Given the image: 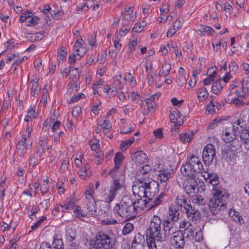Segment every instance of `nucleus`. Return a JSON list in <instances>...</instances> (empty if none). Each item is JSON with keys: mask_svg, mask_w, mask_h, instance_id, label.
<instances>
[{"mask_svg": "<svg viewBox=\"0 0 249 249\" xmlns=\"http://www.w3.org/2000/svg\"><path fill=\"white\" fill-rule=\"evenodd\" d=\"M223 88L220 80H216L213 82L212 91L215 94H218Z\"/></svg>", "mask_w": 249, "mask_h": 249, "instance_id": "nucleus-41", "label": "nucleus"}, {"mask_svg": "<svg viewBox=\"0 0 249 249\" xmlns=\"http://www.w3.org/2000/svg\"><path fill=\"white\" fill-rule=\"evenodd\" d=\"M192 202L196 205L204 206L207 201L200 195H195L192 198Z\"/></svg>", "mask_w": 249, "mask_h": 249, "instance_id": "nucleus-39", "label": "nucleus"}, {"mask_svg": "<svg viewBox=\"0 0 249 249\" xmlns=\"http://www.w3.org/2000/svg\"><path fill=\"white\" fill-rule=\"evenodd\" d=\"M123 180L121 178L113 179L109 191L105 200L106 202L108 204H110L115 199L118 191L123 188L124 183Z\"/></svg>", "mask_w": 249, "mask_h": 249, "instance_id": "nucleus-8", "label": "nucleus"}, {"mask_svg": "<svg viewBox=\"0 0 249 249\" xmlns=\"http://www.w3.org/2000/svg\"><path fill=\"white\" fill-rule=\"evenodd\" d=\"M170 119L176 126H180L182 123L181 114L177 108H174L170 111Z\"/></svg>", "mask_w": 249, "mask_h": 249, "instance_id": "nucleus-22", "label": "nucleus"}, {"mask_svg": "<svg viewBox=\"0 0 249 249\" xmlns=\"http://www.w3.org/2000/svg\"><path fill=\"white\" fill-rule=\"evenodd\" d=\"M73 213L75 215L78 217H83L86 216V214L85 213L83 212L80 206H76V208L73 210Z\"/></svg>", "mask_w": 249, "mask_h": 249, "instance_id": "nucleus-55", "label": "nucleus"}, {"mask_svg": "<svg viewBox=\"0 0 249 249\" xmlns=\"http://www.w3.org/2000/svg\"><path fill=\"white\" fill-rule=\"evenodd\" d=\"M40 18L37 16L34 15L31 17L29 20H27L25 22V25L27 26L31 27L37 25Z\"/></svg>", "mask_w": 249, "mask_h": 249, "instance_id": "nucleus-44", "label": "nucleus"}, {"mask_svg": "<svg viewBox=\"0 0 249 249\" xmlns=\"http://www.w3.org/2000/svg\"><path fill=\"white\" fill-rule=\"evenodd\" d=\"M213 197L209 199L208 208H202L204 214L207 216L216 214L219 211H224L227 208L226 200L229 194L224 191L216 188L213 190Z\"/></svg>", "mask_w": 249, "mask_h": 249, "instance_id": "nucleus-1", "label": "nucleus"}, {"mask_svg": "<svg viewBox=\"0 0 249 249\" xmlns=\"http://www.w3.org/2000/svg\"><path fill=\"white\" fill-rule=\"evenodd\" d=\"M160 96V93L157 92L154 95H151L149 98H147L146 100L147 107H148L149 108H153L156 105L155 99H158Z\"/></svg>", "mask_w": 249, "mask_h": 249, "instance_id": "nucleus-34", "label": "nucleus"}, {"mask_svg": "<svg viewBox=\"0 0 249 249\" xmlns=\"http://www.w3.org/2000/svg\"><path fill=\"white\" fill-rule=\"evenodd\" d=\"M118 223L117 221L112 219H104L101 221V224L102 225H110L116 224Z\"/></svg>", "mask_w": 249, "mask_h": 249, "instance_id": "nucleus-63", "label": "nucleus"}, {"mask_svg": "<svg viewBox=\"0 0 249 249\" xmlns=\"http://www.w3.org/2000/svg\"><path fill=\"white\" fill-rule=\"evenodd\" d=\"M134 142V138H132L130 140L123 142L120 145V149L122 151L126 150Z\"/></svg>", "mask_w": 249, "mask_h": 249, "instance_id": "nucleus-50", "label": "nucleus"}, {"mask_svg": "<svg viewBox=\"0 0 249 249\" xmlns=\"http://www.w3.org/2000/svg\"><path fill=\"white\" fill-rule=\"evenodd\" d=\"M147 198H141L136 199L134 201H133V208L134 211L136 212V215L140 213L143 209L146 204L148 203Z\"/></svg>", "mask_w": 249, "mask_h": 249, "instance_id": "nucleus-18", "label": "nucleus"}, {"mask_svg": "<svg viewBox=\"0 0 249 249\" xmlns=\"http://www.w3.org/2000/svg\"><path fill=\"white\" fill-rule=\"evenodd\" d=\"M229 215L231 217L233 220L241 222L243 220L242 216L240 215L239 212L235 211V210H231L229 212Z\"/></svg>", "mask_w": 249, "mask_h": 249, "instance_id": "nucleus-46", "label": "nucleus"}, {"mask_svg": "<svg viewBox=\"0 0 249 249\" xmlns=\"http://www.w3.org/2000/svg\"><path fill=\"white\" fill-rule=\"evenodd\" d=\"M123 24L132 23L136 18L135 13H133V6L126 7L122 12Z\"/></svg>", "mask_w": 249, "mask_h": 249, "instance_id": "nucleus-14", "label": "nucleus"}, {"mask_svg": "<svg viewBox=\"0 0 249 249\" xmlns=\"http://www.w3.org/2000/svg\"><path fill=\"white\" fill-rule=\"evenodd\" d=\"M202 176L209 183L212 184L213 187L218 184V177L216 174L213 172H205L204 174Z\"/></svg>", "mask_w": 249, "mask_h": 249, "instance_id": "nucleus-25", "label": "nucleus"}, {"mask_svg": "<svg viewBox=\"0 0 249 249\" xmlns=\"http://www.w3.org/2000/svg\"><path fill=\"white\" fill-rule=\"evenodd\" d=\"M235 133L236 131L234 129V125L231 127L226 128L222 135V140L228 143L233 142L236 139Z\"/></svg>", "mask_w": 249, "mask_h": 249, "instance_id": "nucleus-16", "label": "nucleus"}, {"mask_svg": "<svg viewBox=\"0 0 249 249\" xmlns=\"http://www.w3.org/2000/svg\"><path fill=\"white\" fill-rule=\"evenodd\" d=\"M174 223L169 221V220L164 219L162 220V231L161 230V232L159 236V243H161L166 241L176 231L174 227Z\"/></svg>", "mask_w": 249, "mask_h": 249, "instance_id": "nucleus-6", "label": "nucleus"}, {"mask_svg": "<svg viewBox=\"0 0 249 249\" xmlns=\"http://www.w3.org/2000/svg\"><path fill=\"white\" fill-rule=\"evenodd\" d=\"M158 179L160 182H166L170 178L171 172L168 169H163L159 171Z\"/></svg>", "mask_w": 249, "mask_h": 249, "instance_id": "nucleus-30", "label": "nucleus"}, {"mask_svg": "<svg viewBox=\"0 0 249 249\" xmlns=\"http://www.w3.org/2000/svg\"><path fill=\"white\" fill-rule=\"evenodd\" d=\"M123 158L124 156L122 153L120 152L116 153L114 159V164H117V165L120 166L123 161Z\"/></svg>", "mask_w": 249, "mask_h": 249, "instance_id": "nucleus-56", "label": "nucleus"}, {"mask_svg": "<svg viewBox=\"0 0 249 249\" xmlns=\"http://www.w3.org/2000/svg\"><path fill=\"white\" fill-rule=\"evenodd\" d=\"M216 155L214 146L211 143L208 144L204 148L202 158L204 164L208 165L212 162Z\"/></svg>", "mask_w": 249, "mask_h": 249, "instance_id": "nucleus-10", "label": "nucleus"}, {"mask_svg": "<svg viewBox=\"0 0 249 249\" xmlns=\"http://www.w3.org/2000/svg\"><path fill=\"white\" fill-rule=\"evenodd\" d=\"M119 168V165H117V164H115V166L108 172V175H110L113 179L117 178L116 176Z\"/></svg>", "mask_w": 249, "mask_h": 249, "instance_id": "nucleus-57", "label": "nucleus"}, {"mask_svg": "<svg viewBox=\"0 0 249 249\" xmlns=\"http://www.w3.org/2000/svg\"><path fill=\"white\" fill-rule=\"evenodd\" d=\"M89 8H92L93 11H96L99 8V4L97 2H94L93 1H88L83 5L78 6L77 7V10L79 11H87Z\"/></svg>", "mask_w": 249, "mask_h": 249, "instance_id": "nucleus-24", "label": "nucleus"}, {"mask_svg": "<svg viewBox=\"0 0 249 249\" xmlns=\"http://www.w3.org/2000/svg\"><path fill=\"white\" fill-rule=\"evenodd\" d=\"M151 188V184L150 182H141L138 185H134L133 186V193L134 196H137L141 198H148L149 200L151 198H149L148 193L150 194V190Z\"/></svg>", "mask_w": 249, "mask_h": 249, "instance_id": "nucleus-9", "label": "nucleus"}, {"mask_svg": "<svg viewBox=\"0 0 249 249\" xmlns=\"http://www.w3.org/2000/svg\"><path fill=\"white\" fill-rule=\"evenodd\" d=\"M171 243L176 249H181L184 246V236L181 231H177L174 232L171 239Z\"/></svg>", "mask_w": 249, "mask_h": 249, "instance_id": "nucleus-12", "label": "nucleus"}, {"mask_svg": "<svg viewBox=\"0 0 249 249\" xmlns=\"http://www.w3.org/2000/svg\"><path fill=\"white\" fill-rule=\"evenodd\" d=\"M76 237V231L71 229H69L67 231L66 240L68 246L76 245L74 242Z\"/></svg>", "mask_w": 249, "mask_h": 249, "instance_id": "nucleus-29", "label": "nucleus"}, {"mask_svg": "<svg viewBox=\"0 0 249 249\" xmlns=\"http://www.w3.org/2000/svg\"><path fill=\"white\" fill-rule=\"evenodd\" d=\"M190 236L193 237L195 241L196 242L200 241L201 240L203 239L202 232L200 231L196 232L195 234V232H194V235Z\"/></svg>", "mask_w": 249, "mask_h": 249, "instance_id": "nucleus-59", "label": "nucleus"}, {"mask_svg": "<svg viewBox=\"0 0 249 249\" xmlns=\"http://www.w3.org/2000/svg\"><path fill=\"white\" fill-rule=\"evenodd\" d=\"M131 158L136 164L144 163L148 159L147 155L142 151H137L132 154Z\"/></svg>", "mask_w": 249, "mask_h": 249, "instance_id": "nucleus-21", "label": "nucleus"}, {"mask_svg": "<svg viewBox=\"0 0 249 249\" xmlns=\"http://www.w3.org/2000/svg\"><path fill=\"white\" fill-rule=\"evenodd\" d=\"M197 97L199 101H203L208 97L209 93L205 87H201L199 88L197 91Z\"/></svg>", "mask_w": 249, "mask_h": 249, "instance_id": "nucleus-32", "label": "nucleus"}, {"mask_svg": "<svg viewBox=\"0 0 249 249\" xmlns=\"http://www.w3.org/2000/svg\"><path fill=\"white\" fill-rule=\"evenodd\" d=\"M47 147V145L45 142L41 143L39 146L37 147L36 154L39 160H41V158L44 156Z\"/></svg>", "mask_w": 249, "mask_h": 249, "instance_id": "nucleus-42", "label": "nucleus"}, {"mask_svg": "<svg viewBox=\"0 0 249 249\" xmlns=\"http://www.w3.org/2000/svg\"><path fill=\"white\" fill-rule=\"evenodd\" d=\"M48 197V198L44 199L40 204L42 208L44 209H47L50 205V201L52 197V195L51 192H49Z\"/></svg>", "mask_w": 249, "mask_h": 249, "instance_id": "nucleus-53", "label": "nucleus"}, {"mask_svg": "<svg viewBox=\"0 0 249 249\" xmlns=\"http://www.w3.org/2000/svg\"><path fill=\"white\" fill-rule=\"evenodd\" d=\"M95 156V162L97 164H101L104 160V154L102 152H99L95 153L94 154Z\"/></svg>", "mask_w": 249, "mask_h": 249, "instance_id": "nucleus-54", "label": "nucleus"}, {"mask_svg": "<svg viewBox=\"0 0 249 249\" xmlns=\"http://www.w3.org/2000/svg\"><path fill=\"white\" fill-rule=\"evenodd\" d=\"M184 71V70L182 68H180L178 71L179 74L178 76L177 82L179 86H183L187 82L186 76L183 74Z\"/></svg>", "mask_w": 249, "mask_h": 249, "instance_id": "nucleus-38", "label": "nucleus"}, {"mask_svg": "<svg viewBox=\"0 0 249 249\" xmlns=\"http://www.w3.org/2000/svg\"><path fill=\"white\" fill-rule=\"evenodd\" d=\"M115 213L124 218L129 219L136 216V212L133 208V199L128 195L124 196L119 203L114 208Z\"/></svg>", "mask_w": 249, "mask_h": 249, "instance_id": "nucleus-3", "label": "nucleus"}, {"mask_svg": "<svg viewBox=\"0 0 249 249\" xmlns=\"http://www.w3.org/2000/svg\"><path fill=\"white\" fill-rule=\"evenodd\" d=\"M175 203L178 208H180L182 211H184L191 205L190 200H188L185 196L181 195H178L177 196Z\"/></svg>", "mask_w": 249, "mask_h": 249, "instance_id": "nucleus-20", "label": "nucleus"}, {"mask_svg": "<svg viewBox=\"0 0 249 249\" xmlns=\"http://www.w3.org/2000/svg\"><path fill=\"white\" fill-rule=\"evenodd\" d=\"M162 222L160 218L156 215H154L150 221L149 226L147 228L145 233L149 249H158L156 242L159 243Z\"/></svg>", "mask_w": 249, "mask_h": 249, "instance_id": "nucleus-2", "label": "nucleus"}, {"mask_svg": "<svg viewBox=\"0 0 249 249\" xmlns=\"http://www.w3.org/2000/svg\"><path fill=\"white\" fill-rule=\"evenodd\" d=\"M203 170L202 164L199 158L194 155H192L187 164L182 166L180 171L183 175H190L201 173Z\"/></svg>", "mask_w": 249, "mask_h": 249, "instance_id": "nucleus-5", "label": "nucleus"}, {"mask_svg": "<svg viewBox=\"0 0 249 249\" xmlns=\"http://www.w3.org/2000/svg\"><path fill=\"white\" fill-rule=\"evenodd\" d=\"M240 138L242 142L249 140V126L245 127V128L242 130Z\"/></svg>", "mask_w": 249, "mask_h": 249, "instance_id": "nucleus-48", "label": "nucleus"}, {"mask_svg": "<svg viewBox=\"0 0 249 249\" xmlns=\"http://www.w3.org/2000/svg\"><path fill=\"white\" fill-rule=\"evenodd\" d=\"M130 23H129L123 24V27L121 28L118 35H120V36H122L121 32H123L125 34L127 33L131 30V26L130 25Z\"/></svg>", "mask_w": 249, "mask_h": 249, "instance_id": "nucleus-58", "label": "nucleus"}, {"mask_svg": "<svg viewBox=\"0 0 249 249\" xmlns=\"http://www.w3.org/2000/svg\"><path fill=\"white\" fill-rule=\"evenodd\" d=\"M83 54H80V53H77L75 54H71L69 57L68 62L69 63H72L76 60V59H79L82 56Z\"/></svg>", "mask_w": 249, "mask_h": 249, "instance_id": "nucleus-60", "label": "nucleus"}, {"mask_svg": "<svg viewBox=\"0 0 249 249\" xmlns=\"http://www.w3.org/2000/svg\"><path fill=\"white\" fill-rule=\"evenodd\" d=\"M189 220L192 221H197L200 218V213L197 209H196L194 207H193L192 205H190L189 207H187L186 209L184 211Z\"/></svg>", "mask_w": 249, "mask_h": 249, "instance_id": "nucleus-17", "label": "nucleus"}, {"mask_svg": "<svg viewBox=\"0 0 249 249\" xmlns=\"http://www.w3.org/2000/svg\"><path fill=\"white\" fill-rule=\"evenodd\" d=\"M37 81L38 80H33L30 82L29 86L32 90L31 94L34 97H36L38 94V91L40 89V87L38 86Z\"/></svg>", "mask_w": 249, "mask_h": 249, "instance_id": "nucleus-37", "label": "nucleus"}, {"mask_svg": "<svg viewBox=\"0 0 249 249\" xmlns=\"http://www.w3.org/2000/svg\"><path fill=\"white\" fill-rule=\"evenodd\" d=\"M168 214L169 216L167 219H165V220H169V221L175 223L179 218L180 215L178 212V207L173 205H171L169 207Z\"/></svg>", "mask_w": 249, "mask_h": 249, "instance_id": "nucleus-19", "label": "nucleus"}, {"mask_svg": "<svg viewBox=\"0 0 249 249\" xmlns=\"http://www.w3.org/2000/svg\"><path fill=\"white\" fill-rule=\"evenodd\" d=\"M180 229H184L185 233L188 232L190 234H187V237L194 235V228L192 224L188 221H182L180 223Z\"/></svg>", "mask_w": 249, "mask_h": 249, "instance_id": "nucleus-26", "label": "nucleus"}, {"mask_svg": "<svg viewBox=\"0 0 249 249\" xmlns=\"http://www.w3.org/2000/svg\"><path fill=\"white\" fill-rule=\"evenodd\" d=\"M188 178L186 180V185L184 187V190L188 195L194 194L200 191L199 183L200 180L196 177V175L193 174L190 175H184Z\"/></svg>", "mask_w": 249, "mask_h": 249, "instance_id": "nucleus-7", "label": "nucleus"}, {"mask_svg": "<svg viewBox=\"0 0 249 249\" xmlns=\"http://www.w3.org/2000/svg\"><path fill=\"white\" fill-rule=\"evenodd\" d=\"M76 206L75 205V201L73 200L68 201L64 205H61V211L64 212L65 210H74Z\"/></svg>", "mask_w": 249, "mask_h": 249, "instance_id": "nucleus-43", "label": "nucleus"}, {"mask_svg": "<svg viewBox=\"0 0 249 249\" xmlns=\"http://www.w3.org/2000/svg\"><path fill=\"white\" fill-rule=\"evenodd\" d=\"M146 23L144 21H142L141 23H137L133 28V31L136 33H139L142 31L146 26Z\"/></svg>", "mask_w": 249, "mask_h": 249, "instance_id": "nucleus-51", "label": "nucleus"}, {"mask_svg": "<svg viewBox=\"0 0 249 249\" xmlns=\"http://www.w3.org/2000/svg\"><path fill=\"white\" fill-rule=\"evenodd\" d=\"M134 230V226L131 223H127L125 224L122 230L123 235H126L130 233Z\"/></svg>", "mask_w": 249, "mask_h": 249, "instance_id": "nucleus-47", "label": "nucleus"}, {"mask_svg": "<svg viewBox=\"0 0 249 249\" xmlns=\"http://www.w3.org/2000/svg\"><path fill=\"white\" fill-rule=\"evenodd\" d=\"M152 169V167L149 164H145L141 167L137 171L136 176L139 181L146 182L149 178L150 172Z\"/></svg>", "mask_w": 249, "mask_h": 249, "instance_id": "nucleus-13", "label": "nucleus"}, {"mask_svg": "<svg viewBox=\"0 0 249 249\" xmlns=\"http://www.w3.org/2000/svg\"><path fill=\"white\" fill-rule=\"evenodd\" d=\"M194 135L193 132L188 131L187 132L179 134L178 138L182 142H190L193 139Z\"/></svg>", "mask_w": 249, "mask_h": 249, "instance_id": "nucleus-31", "label": "nucleus"}, {"mask_svg": "<svg viewBox=\"0 0 249 249\" xmlns=\"http://www.w3.org/2000/svg\"><path fill=\"white\" fill-rule=\"evenodd\" d=\"M171 69V64L165 62L162 65L159 71V76L165 77L169 75Z\"/></svg>", "mask_w": 249, "mask_h": 249, "instance_id": "nucleus-33", "label": "nucleus"}, {"mask_svg": "<svg viewBox=\"0 0 249 249\" xmlns=\"http://www.w3.org/2000/svg\"><path fill=\"white\" fill-rule=\"evenodd\" d=\"M210 103L207 105L206 110L210 114H213L216 112V110H218L217 107L215 106V104H217L216 102H214V97L211 96L210 98Z\"/></svg>", "mask_w": 249, "mask_h": 249, "instance_id": "nucleus-36", "label": "nucleus"}, {"mask_svg": "<svg viewBox=\"0 0 249 249\" xmlns=\"http://www.w3.org/2000/svg\"><path fill=\"white\" fill-rule=\"evenodd\" d=\"M53 246L54 249H64L62 240L61 239H54Z\"/></svg>", "mask_w": 249, "mask_h": 249, "instance_id": "nucleus-52", "label": "nucleus"}, {"mask_svg": "<svg viewBox=\"0 0 249 249\" xmlns=\"http://www.w3.org/2000/svg\"><path fill=\"white\" fill-rule=\"evenodd\" d=\"M77 172L81 179L85 180L89 178L92 173L90 166L86 161H83V165L78 169Z\"/></svg>", "mask_w": 249, "mask_h": 249, "instance_id": "nucleus-15", "label": "nucleus"}, {"mask_svg": "<svg viewBox=\"0 0 249 249\" xmlns=\"http://www.w3.org/2000/svg\"><path fill=\"white\" fill-rule=\"evenodd\" d=\"M50 185L48 181L44 180L40 186V191L42 195H45L49 192Z\"/></svg>", "mask_w": 249, "mask_h": 249, "instance_id": "nucleus-49", "label": "nucleus"}, {"mask_svg": "<svg viewBox=\"0 0 249 249\" xmlns=\"http://www.w3.org/2000/svg\"><path fill=\"white\" fill-rule=\"evenodd\" d=\"M94 244L95 249H111L116 242V236L112 232L108 234L103 231L98 232Z\"/></svg>", "mask_w": 249, "mask_h": 249, "instance_id": "nucleus-4", "label": "nucleus"}, {"mask_svg": "<svg viewBox=\"0 0 249 249\" xmlns=\"http://www.w3.org/2000/svg\"><path fill=\"white\" fill-rule=\"evenodd\" d=\"M34 15H35V13L32 10H28L24 11L20 16L19 22L20 23H23L28 19H29L31 17L34 16Z\"/></svg>", "mask_w": 249, "mask_h": 249, "instance_id": "nucleus-40", "label": "nucleus"}, {"mask_svg": "<svg viewBox=\"0 0 249 249\" xmlns=\"http://www.w3.org/2000/svg\"><path fill=\"white\" fill-rule=\"evenodd\" d=\"M232 142V143L230 144V145L233 151H235L241 148V144L239 141H233Z\"/></svg>", "mask_w": 249, "mask_h": 249, "instance_id": "nucleus-64", "label": "nucleus"}, {"mask_svg": "<svg viewBox=\"0 0 249 249\" xmlns=\"http://www.w3.org/2000/svg\"><path fill=\"white\" fill-rule=\"evenodd\" d=\"M222 158L226 160H231L235 155V151L228 146L222 149Z\"/></svg>", "mask_w": 249, "mask_h": 249, "instance_id": "nucleus-27", "label": "nucleus"}, {"mask_svg": "<svg viewBox=\"0 0 249 249\" xmlns=\"http://www.w3.org/2000/svg\"><path fill=\"white\" fill-rule=\"evenodd\" d=\"M86 214L100 218L106 216V212L105 211H103L102 210L98 211L96 201L94 200L88 201Z\"/></svg>", "mask_w": 249, "mask_h": 249, "instance_id": "nucleus-11", "label": "nucleus"}, {"mask_svg": "<svg viewBox=\"0 0 249 249\" xmlns=\"http://www.w3.org/2000/svg\"><path fill=\"white\" fill-rule=\"evenodd\" d=\"M196 32L201 36H209L214 32L213 29L209 26L199 25L197 26Z\"/></svg>", "mask_w": 249, "mask_h": 249, "instance_id": "nucleus-23", "label": "nucleus"}, {"mask_svg": "<svg viewBox=\"0 0 249 249\" xmlns=\"http://www.w3.org/2000/svg\"><path fill=\"white\" fill-rule=\"evenodd\" d=\"M85 97V95L82 93H79L76 95L73 96L70 99L69 101V103H72L75 102H77L80 99L83 98Z\"/></svg>", "mask_w": 249, "mask_h": 249, "instance_id": "nucleus-62", "label": "nucleus"}, {"mask_svg": "<svg viewBox=\"0 0 249 249\" xmlns=\"http://www.w3.org/2000/svg\"><path fill=\"white\" fill-rule=\"evenodd\" d=\"M17 152L18 156L21 157L26 153L28 148V144L26 142L20 140L17 145Z\"/></svg>", "mask_w": 249, "mask_h": 249, "instance_id": "nucleus-28", "label": "nucleus"}, {"mask_svg": "<svg viewBox=\"0 0 249 249\" xmlns=\"http://www.w3.org/2000/svg\"><path fill=\"white\" fill-rule=\"evenodd\" d=\"M58 60H63V58L66 57L67 53L65 51V48L62 46L58 50Z\"/></svg>", "mask_w": 249, "mask_h": 249, "instance_id": "nucleus-61", "label": "nucleus"}, {"mask_svg": "<svg viewBox=\"0 0 249 249\" xmlns=\"http://www.w3.org/2000/svg\"><path fill=\"white\" fill-rule=\"evenodd\" d=\"M94 192V186L92 184L89 185L85 192L84 195L88 201L94 200L93 194Z\"/></svg>", "mask_w": 249, "mask_h": 249, "instance_id": "nucleus-35", "label": "nucleus"}, {"mask_svg": "<svg viewBox=\"0 0 249 249\" xmlns=\"http://www.w3.org/2000/svg\"><path fill=\"white\" fill-rule=\"evenodd\" d=\"M38 9L40 12L43 13L44 16L50 19L49 15L50 14L51 7L48 4L40 5L38 7Z\"/></svg>", "mask_w": 249, "mask_h": 249, "instance_id": "nucleus-45", "label": "nucleus"}]
</instances>
